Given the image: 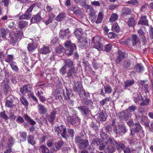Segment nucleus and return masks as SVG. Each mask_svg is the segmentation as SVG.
<instances>
[{
  "mask_svg": "<svg viewBox=\"0 0 153 153\" xmlns=\"http://www.w3.org/2000/svg\"><path fill=\"white\" fill-rule=\"evenodd\" d=\"M130 115L131 113L128 111L126 110L122 111L120 113L119 118L121 120H124L126 121L128 120Z\"/></svg>",
  "mask_w": 153,
  "mask_h": 153,
  "instance_id": "nucleus-9",
  "label": "nucleus"
},
{
  "mask_svg": "<svg viewBox=\"0 0 153 153\" xmlns=\"http://www.w3.org/2000/svg\"><path fill=\"white\" fill-rule=\"evenodd\" d=\"M102 129V131L100 133V137L104 139V140L108 141V143L114 144L116 143V141L113 138H111L109 136H107V134H105Z\"/></svg>",
  "mask_w": 153,
  "mask_h": 153,
  "instance_id": "nucleus-6",
  "label": "nucleus"
},
{
  "mask_svg": "<svg viewBox=\"0 0 153 153\" xmlns=\"http://www.w3.org/2000/svg\"><path fill=\"white\" fill-rule=\"evenodd\" d=\"M118 15L117 14L113 13L109 19V22H112L115 21L118 19Z\"/></svg>",
  "mask_w": 153,
  "mask_h": 153,
  "instance_id": "nucleus-36",
  "label": "nucleus"
},
{
  "mask_svg": "<svg viewBox=\"0 0 153 153\" xmlns=\"http://www.w3.org/2000/svg\"><path fill=\"white\" fill-rule=\"evenodd\" d=\"M36 48V46L34 42L29 43L27 45V48L29 51H31L33 50Z\"/></svg>",
  "mask_w": 153,
  "mask_h": 153,
  "instance_id": "nucleus-41",
  "label": "nucleus"
},
{
  "mask_svg": "<svg viewBox=\"0 0 153 153\" xmlns=\"http://www.w3.org/2000/svg\"><path fill=\"white\" fill-rule=\"evenodd\" d=\"M66 50L65 53L67 55L72 54L73 51L76 49V46L70 41H67L65 44Z\"/></svg>",
  "mask_w": 153,
  "mask_h": 153,
  "instance_id": "nucleus-1",
  "label": "nucleus"
},
{
  "mask_svg": "<svg viewBox=\"0 0 153 153\" xmlns=\"http://www.w3.org/2000/svg\"><path fill=\"white\" fill-rule=\"evenodd\" d=\"M69 31L68 29L61 30L59 33V37L62 39L68 38L69 34Z\"/></svg>",
  "mask_w": 153,
  "mask_h": 153,
  "instance_id": "nucleus-11",
  "label": "nucleus"
},
{
  "mask_svg": "<svg viewBox=\"0 0 153 153\" xmlns=\"http://www.w3.org/2000/svg\"><path fill=\"white\" fill-rule=\"evenodd\" d=\"M118 55L115 61L117 64H119L121 62L123 59L127 56V54L126 53L122 52L119 50H118Z\"/></svg>",
  "mask_w": 153,
  "mask_h": 153,
  "instance_id": "nucleus-8",
  "label": "nucleus"
},
{
  "mask_svg": "<svg viewBox=\"0 0 153 153\" xmlns=\"http://www.w3.org/2000/svg\"><path fill=\"white\" fill-rule=\"evenodd\" d=\"M38 111L41 114H45L47 112V109L43 105L38 104L37 106Z\"/></svg>",
  "mask_w": 153,
  "mask_h": 153,
  "instance_id": "nucleus-23",
  "label": "nucleus"
},
{
  "mask_svg": "<svg viewBox=\"0 0 153 153\" xmlns=\"http://www.w3.org/2000/svg\"><path fill=\"white\" fill-rule=\"evenodd\" d=\"M79 40V46L81 48H86L88 45V39L85 37H81Z\"/></svg>",
  "mask_w": 153,
  "mask_h": 153,
  "instance_id": "nucleus-7",
  "label": "nucleus"
},
{
  "mask_svg": "<svg viewBox=\"0 0 153 153\" xmlns=\"http://www.w3.org/2000/svg\"><path fill=\"white\" fill-rule=\"evenodd\" d=\"M137 33L143 39L144 41H146V38L144 36V33L143 30L141 29L137 31Z\"/></svg>",
  "mask_w": 153,
  "mask_h": 153,
  "instance_id": "nucleus-50",
  "label": "nucleus"
},
{
  "mask_svg": "<svg viewBox=\"0 0 153 153\" xmlns=\"http://www.w3.org/2000/svg\"><path fill=\"white\" fill-rule=\"evenodd\" d=\"M54 131L57 135H59L60 134L63 138H65L68 136L65 127L63 126L55 127Z\"/></svg>",
  "mask_w": 153,
  "mask_h": 153,
  "instance_id": "nucleus-3",
  "label": "nucleus"
},
{
  "mask_svg": "<svg viewBox=\"0 0 153 153\" xmlns=\"http://www.w3.org/2000/svg\"><path fill=\"white\" fill-rule=\"evenodd\" d=\"M39 151L43 153H49L48 149L45 145H42L39 147Z\"/></svg>",
  "mask_w": 153,
  "mask_h": 153,
  "instance_id": "nucleus-32",
  "label": "nucleus"
},
{
  "mask_svg": "<svg viewBox=\"0 0 153 153\" xmlns=\"http://www.w3.org/2000/svg\"><path fill=\"white\" fill-rule=\"evenodd\" d=\"M51 52L49 47L48 46H44L40 49L39 52L40 53L46 54Z\"/></svg>",
  "mask_w": 153,
  "mask_h": 153,
  "instance_id": "nucleus-19",
  "label": "nucleus"
},
{
  "mask_svg": "<svg viewBox=\"0 0 153 153\" xmlns=\"http://www.w3.org/2000/svg\"><path fill=\"white\" fill-rule=\"evenodd\" d=\"M10 65L13 70L15 71H17L18 68L17 66L16 65V63L14 62L10 63Z\"/></svg>",
  "mask_w": 153,
  "mask_h": 153,
  "instance_id": "nucleus-64",
  "label": "nucleus"
},
{
  "mask_svg": "<svg viewBox=\"0 0 153 153\" xmlns=\"http://www.w3.org/2000/svg\"><path fill=\"white\" fill-rule=\"evenodd\" d=\"M89 145V142L87 140H83L78 145L79 149H85Z\"/></svg>",
  "mask_w": 153,
  "mask_h": 153,
  "instance_id": "nucleus-20",
  "label": "nucleus"
},
{
  "mask_svg": "<svg viewBox=\"0 0 153 153\" xmlns=\"http://www.w3.org/2000/svg\"><path fill=\"white\" fill-rule=\"evenodd\" d=\"M65 66H68L69 67H72L73 65V62L69 59L64 61Z\"/></svg>",
  "mask_w": 153,
  "mask_h": 153,
  "instance_id": "nucleus-51",
  "label": "nucleus"
},
{
  "mask_svg": "<svg viewBox=\"0 0 153 153\" xmlns=\"http://www.w3.org/2000/svg\"><path fill=\"white\" fill-rule=\"evenodd\" d=\"M115 144H117L116 145V148L117 150L118 151H121L122 150H123L125 148V145L123 144L122 143H117L116 142V143H115L114 145H115Z\"/></svg>",
  "mask_w": 153,
  "mask_h": 153,
  "instance_id": "nucleus-43",
  "label": "nucleus"
},
{
  "mask_svg": "<svg viewBox=\"0 0 153 153\" xmlns=\"http://www.w3.org/2000/svg\"><path fill=\"white\" fill-rule=\"evenodd\" d=\"M118 128H119L120 130V133L121 132L125 133L127 131L126 127L123 123H121L120 124L118 125Z\"/></svg>",
  "mask_w": 153,
  "mask_h": 153,
  "instance_id": "nucleus-47",
  "label": "nucleus"
},
{
  "mask_svg": "<svg viewBox=\"0 0 153 153\" xmlns=\"http://www.w3.org/2000/svg\"><path fill=\"white\" fill-rule=\"evenodd\" d=\"M149 32L150 38L152 41H153V27L152 26H150L149 27Z\"/></svg>",
  "mask_w": 153,
  "mask_h": 153,
  "instance_id": "nucleus-63",
  "label": "nucleus"
},
{
  "mask_svg": "<svg viewBox=\"0 0 153 153\" xmlns=\"http://www.w3.org/2000/svg\"><path fill=\"white\" fill-rule=\"evenodd\" d=\"M63 91L61 88H57L55 91L54 95L57 100L62 99V95H63Z\"/></svg>",
  "mask_w": 153,
  "mask_h": 153,
  "instance_id": "nucleus-10",
  "label": "nucleus"
},
{
  "mask_svg": "<svg viewBox=\"0 0 153 153\" xmlns=\"http://www.w3.org/2000/svg\"><path fill=\"white\" fill-rule=\"evenodd\" d=\"M82 85L80 81H77L75 82L73 89V90L76 92H79L82 89Z\"/></svg>",
  "mask_w": 153,
  "mask_h": 153,
  "instance_id": "nucleus-13",
  "label": "nucleus"
},
{
  "mask_svg": "<svg viewBox=\"0 0 153 153\" xmlns=\"http://www.w3.org/2000/svg\"><path fill=\"white\" fill-rule=\"evenodd\" d=\"M20 101L25 106H27L28 105L27 100L24 97H22L20 98Z\"/></svg>",
  "mask_w": 153,
  "mask_h": 153,
  "instance_id": "nucleus-57",
  "label": "nucleus"
},
{
  "mask_svg": "<svg viewBox=\"0 0 153 153\" xmlns=\"http://www.w3.org/2000/svg\"><path fill=\"white\" fill-rule=\"evenodd\" d=\"M80 91V93H79V94L81 97H86L88 95V93L86 92L84 89H83L82 88Z\"/></svg>",
  "mask_w": 153,
  "mask_h": 153,
  "instance_id": "nucleus-59",
  "label": "nucleus"
},
{
  "mask_svg": "<svg viewBox=\"0 0 153 153\" xmlns=\"http://www.w3.org/2000/svg\"><path fill=\"white\" fill-rule=\"evenodd\" d=\"M126 4L137 6L139 5V0H130L126 2Z\"/></svg>",
  "mask_w": 153,
  "mask_h": 153,
  "instance_id": "nucleus-37",
  "label": "nucleus"
},
{
  "mask_svg": "<svg viewBox=\"0 0 153 153\" xmlns=\"http://www.w3.org/2000/svg\"><path fill=\"white\" fill-rule=\"evenodd\" d=\"M63 142L62 141L56 142L54 144V147L53 148V150L55 152L57 151L63 146Z\"/></svg>",
  "mask_w": 153,
  "mask_h": 153,
  "instance_id": "nucleus-17",
  "label": "nucleus"
},
{
  "mask_svg": "<svg viewBox=\"0 0 153 153\" xmlns=\"http://www.w3.org/2000/svg\"><path fill=\"white\" fill-rule=\"evenodd\" d=\"M134 79H128L125 82L124 84V86L126 88H127L133 85L134 83Z\"/></svg>",
  "mask_w": 153,
  "mask_h": 153,
  "instance_id": "nucleus-24",
  "label": "nucleus"
},
{
  "mask_svg": "<svg viewBox=\"0 0 153 153\" xmlns=\"http://www.w3.org/2000/svg\"><path fill=\"white\" fill-rule=\"evenodd\" d=\"M108 145V147L105 149V152L106 153H113L115 150V148L113 144Z\"/></svg>",
  "mask_w": 153,
  "mask_h": 153,
  "instance_id": "nucleus-22",
  "label": "nucleus"
},
{
  "mask_svg": "<svg viewBox=\"0 0 153 153\" xmlns=\"http://www.w3.org/2000/svg\"><path fill=\"white\" fill-rule=\"evenodd\" d=\"M136 71L138 72H140L141 71L143 70V66L140 64H137L135 66Z\"/></svg>",
  "mask_w": 153,
  "mask_h": 153,
  "instance_id": "nucleus-60",
  "label": "nucleus"
},
{
  "mask_svg": "<svg viewBox=\"0 0 153 153\" xmlns=\"http://www.w3.org/2000/svg\"><path fill=\"white\" fill-rule=\"evenodd\" d=\"M127 23L130 26H134L135 25L134 18L129 19L127 22Z\"/></svg>",
  "mask_w": 153,
  "mask_h": 153,
  "instance_id": "nucleus-52",
  "label": "nucleus"
},
{
  "mask_svg": "<svg viewBox=\"0 0 153 153\" xmlns=\"http://www.w3.org/2000/svg\"><path fill=\"white\" fill-rule=\"evenodd\" d=\"M141 101H143L140 104V105H147L149 104V99L148 98H146L145 97H142V96H140Z\"/></svg>",
  "mask_w": 153,
  "mask_h": 153,
  "instance_id": "nucleus-26",
  "label": "nucleus"
},
{
  "mask_svg": "<svg viewBox=\"0 0 153 153\" xmlns=\"http://www.w3.org/2000/svg\"><path fill=\"white\" fill-rule=\"evenodd\" d=\"M120 30L119 27L117 23L115 22L112 25V30L115 32H118L120 31Z\"/></svg>",
  "mask_w": 153,
  "mask_h": 153,
  "instance_id": "nucleus-39",
  "label": "nucleus"
},
{
  "mask_svg": "<svg viewBox=\"0 0 153 153\" xmlns=\"http://www.w3.org/2000/svg\"><path fill=\"white\" fill-rule=\"evenodd\" d=\"M23 35V33L21 30L17 32L16 33H11L9 38L10 42L13 44L17 42L18 39H20Z\"/></svg>",
  "mask_w": 153,
  "mask_h": 153,
  "instance_id": "nucleus-2",
  "label": "nucleus"
},
{
  "mask_svg": "<svg viewBox=\"0 0 153 153\" xmlns=\"http://www.w3.org/2000/svg\"><path fill=\"white\" fill-rule=\"evenodd\" d=\"M63 95H64L66 100L70 99V97L71 95L70 92L67 89H66L65 92H64Z\"/></svg>",
  "mask_w": 153,
  "mask_h": 153,
  "instance_id": "nucleus-61",
  "label": "nucleus"
},
{
  "mask_svg": "<svg viewBox=\"0 0 153 153\" xmlns=\"http://www.w3.org/2000/svg\"><path fill=\"white\" fill-rule=\"evenodd\" d=\"M8 30L7 28H1V38L4 39L6 38V36L8 33Z\"/></svg>",
  "mask_w": 153,
  "mask_h": 153,
  "instance_id": "nucleus-38",
  "label": "nucleus"
},
{
  "mask_svg": "<svg viewBox=\"0 0 153 153\" xmlns=\"http://www.w3.org/2000/svg\"><path fill=\"white\" fill-rule=\"evenodd\" d=\"M66 15L65 12H62L59 14L55 18V20L58 22L62 21L65 17Z\"/></svg>",
  "mask_w": 153,
  "mask_h": 153,
  "instance_id": "nucleus-28",
  "label": "nucleus"
},
{
  "mask_svg": "<svg viewBox=\"0 0 153 153\" xmlns=\"http://www.w3.org/2000/svg\"><path fill=\"white\" fill-rule=\"evenodd\" d=\"M131 39V43L133 46L135 45L139 41V39L136 34L132 35Z\"/></svg>",
  "mask_w": 153,
  "mask_h": 153,
  "instance_id": "nucleus-30",
  "label": "nucleus"
},
{
  "mask_svg": "<svg viewBox=\"0 0 153 153\" xmlns=\"http://www.w3.org/2000/svg\"><path fill=\"white\" fill-rule=\"evenodd\" d=\"M18 27L22 29L28 25V22L25 21H19L18 23Z\"/></svg>",
  "mask_w": 153,
  "mask_h": 153,
  "instance_id": "nucleus-29",
  "label": "nucleus"
},
{
  "mask_svg": "<svg viewBox=\"0 0 153 153\" xmlns=\"http://www.w3.org/2000/svg\"><path fill=\"white\" fill-rule=\"evenodd\" d=\"M135 151V149L133 148L127 147H125L123 150L124 153H132Z\"/></svg>",
  "mask_w": 153,
  "mask_h": 153,
  "instance_id": "nucleus-45",
  "label": "nucleus"
},
{
  "mask_svg": "<svg viewBox=\"0 0 153 153\" xmlns=\"http://www.w3.org/2000/svg\"><path fill=\"white\" fill-rule=\"evenodd\" d=\"M107 117V115L103 112L100 113L97 116V119L99 121H105Z\"/></svg>",
  "mask_w": 153,
  "mask_h": 153,
  "instance_id": "nucleus-18",
  "label": "nucleus"
},
{
  "mask_svg": "<svg viewBox=\"0 0 153 153\" xmlns=\"http://www.w3.org/2000/svg\"><path fill=\"white\" fill-rule=\"evenodd\" d=\"M108 142L106 140H103V141H101V143L100 144L99 149L100 150H104Z\"/></svg>",
  "mask_w": 153,
  "mask_h": 153,
  "instance_id": "nucleus-42",
  "label": "nucleus"
},
{
  "mask_svg": "<svg viewBox=\"0 0 153 153\" xmlns=\"http://www.w3.org/2000/svg\"><path fill=\"white\" fill-rule=\"evenodd\" d=\"M104 90L105 92H104L103 89H101V94L103 96H105V93H111L112 91V88L109 85H107L104 86Z\"/></svg>",
  "mask_w": 153,
  "mask_h": 153,
  "instance_id": "nucleus-14",
  "label": "nucleus"
},
{
  "mask_svg": "<svg viewBox=\"0 0 153 153\" xmlns=\"http://www.w3.org/2000/svg\"><path fill=\"white\" fill-rule=\"evenodd\" d=\"M131 63L128 60H126L124 62L123 64L124 67L125 68H128L130 67Z\"/></svg>",
  "mask_w": 153,
  "mask_h": 153,
  "instance_id": "nucleus-62",
  "label": "nucleus"
},
{
  "mask_svg": "<svg viewBox=\"0 0 153 153\" xmlns=\"http://www.w3.org/2000/svg\"><path fill=\"white\" fill-rule=\"evenodd\" d=\"M31 88L29 85H25L20 88V92L23 94H25L30 91Z\"/></svg>",
  "mask_w": 153,
  "mask_h": 153,
  "instance_id": "nucleus-27",
  "label": "nucleus"
},
{
  "mask_svg": "<svg viewBox=\"0 0 153 153\" xmlns=\"http://www.w3.org/2000/svg\"><path fill=\"white\" fill-rule=\"evenodd\" d=\"M134 100L135 103H138L140 101H141L140 96H141L140 94L139 95L137 93H135L133 94Z\"/></svg>",
  "mask_w": 153,
  "mask_h": 153,
  "instance_id": "nucleus-44",
  "label": "nucleus"
},
{
  "mask_svg": "<svg viewBox=\"0 0 153 153\" xmlns=\"http://www.w3.org/2000/svg\"><path fill=\"white\" fill-rule=\"evenodd\" d=\"M13 56L12 55H8L7 56V58L5 59V61L10 64L12 62H14L13 61Z\"/></svg>",
  "mask_w": 153,
  "mask_h": 153,
  "instance_id": "nucleus-48",
  "label": "nucleus"
},
{
  "mask_svg": "<svg viewBox=\"0 0 153 153\" xmlns=\"http://www.w3.org/2000/svg\"><path fill=\"white\" fill-rule=\"evenodd\" d=\"M80 91V93H79V94L81 97H86L88 95V93L86 92L84 89H83L82 88Z\"/></svg>",
  "mask_w": 153,
  "mask_h": 153,
  "instance_id": "nucleus-58",
  "label": "nucleus"
},
{
  "mask_svg": "<svg viewBox=\"0 0 153 153\" xmlns=\"http://www.w3.org/2000/svg\"><path fill=\"white\" fill-rule=\"evenodd\" d=\"M56 114V112L55 111H53L51 112L50 114L47 117V119L50 123L52 122L55 120V115Z\"/></svg>",
  "mask_w": 153,
  "mask_h": 153,
  "instance_id": "nucleus-21",
  "label": "nucleus"
},
{
  "mask_svg": "<svg viewBox=\"0 0 153 153\" xmlns=\"http://www.w3.org/2000/svg\"><path fill=\"white\" fill-rule=\"evenodd\" d=\"M5 105L6 107L9 108H12L15 106L13 103V100L12 99H11L10 100H6Z\"/></svg>",
  "mask_w": 153,
  "mask_h": 153,
  "instance_id": "nucleus-35",
  "label": "nucleus"
},
{
  "mask_svg": "<svg viewBox=\"0 0 153 153\" xmlns=\"http://www.w3.org/2000/svg\"><path fill=\"white\" fill-rule=\"evenodd\" d=\"M27 141L29 143L32 145H34L35 143L33 137L30 135H29L27 137Z\"/></svg>",
  "mask_w": 153,
  "mask_h": 153,
  "instance_id": "nucleus-55",
  "label": "nucleus"
},
{
  "mask_svg": "<svg viewBox=\"0 0 153 153\" xmlns=\"http://www.w3.org/2000/svg\"><path fill=\"white\" fill-rule=\"evenodd\" d=\"M74 116L73 115L72 117L70 116L68 117L67 121L68 123L71 124H73L75 123V120H74Z\"/></svg>",
  "mask_w": 153,
  "mask_h": 153,
  "instance_id": "nucleus-49",
  "label": "nucleus"
},
{
  "mask_svg": "<svg viewBox=\"0 0 153 153\" xmlns=\"http://www.w3.org/2000/svg\"><path fill=\"white\" fill-rule=\"evenodd\" d=\"M122 15L126 16L130 14L131 12V10L129 8L124 7L122 9Z\"/></svg>",
  "mask_w": 153,
  "mask_h": 153,
  "instance_id": "nucleus-33",
  "label": "nucleus"
},
{
  "mask_svg": "<svg viewBox=\"0 0 153 153\" xmlns=\"http://www.w3.org/2000/svg\"><path fill=\"white\" fill-rule=\"evenodd\" d=\"M8 117L9 119L10 118L12 120H15L16 117V116L14 114V112L12 110H9V112L8 113Z\"/></svg>",
  "mask_w": 153,
  "mask_h": 153,
  "instance_id": "nucleus-54",
  "label": "nucleus"
},
{
  "mask_svg": "<svg viewBox=\"0 0 153 153\" xmlns=\"http://www.w3.org/2000/svg\"><path fill=\"white\" fill-rule=\"evenodd\" d=\"M100 37L98 36L94 37L91 39L92 43L94 47L99 51L102 50L103 48L102 45L100 42Z\"/></svg>",
  "mask_w": 153,
  "mask_h": 153,
  "instance_id": "nucleus-4",
  "label": "nucleus"
},
{
  "mask_svg": "<svg viewBox=\"0 0 153 153\" xmlns=\"http://www.w3.org/2000/svg\"><path fill=\"white\" fill-rule=\"evenodd\" d=\"M74 34L78 39H79L82 35V29L81 28L76 29L74 32Z\"/></svg>",
  "mask_w": 153,
  "mask_h": 153,
  "instance_id": "nucleus-25",
  "label": "nucleus"
},
{
  "mask_svg": "<svg viewBox=\"0 0 153 153\" xmlns=\"http://www.w3.org/2000/svg\"><path fill=\"white\" fill-rule=\"evenodd\" d=\"M65 50V49L63 48L62 46L61 45H59L58 47L55 48V52L57 53H62Z\"/></svg>",
  "mask_w": 153,
  "mask_h": 153,
  "instance_id": "nucleus-40",
  "label": "nucleus"
},
{
  "mask_svg": "<svg viewBox=\"0 0 153 153\" xmlns=\"http://www.w3.org/2000/svg\"><path fill=\"white\" fill-rule=\"evenodd\" d=\"M138 24L148 26V22L146 16H142L140 20L138 21Z\"/></svg>",
  "mask_w": 153,
  "mask_h": 153,
  "instance_id": "nucleus-16",
  "label": "nucleus"
},
{
  "mask_svg": "<svg viewBox=\"0 0 153 153\" xmlns=\"http://www.w3.org/2000/svg\"><path fill=\"white\" fill-rule=\"evenodd\" d=\"M103 13L102 12H100L99 13L97 19L96 23L97 24L100 23L102 21L103 18Z\"/></svg>",
  "mask_w": 153,
  "mask_h": 153,
  "instance_id": "nucleus-46",
  "label": "nucleus"
},
{
  "mask_svg": "<svg viewBox=\"0 0 153 153\" xmlns=\"http://www.w3.org/2000/svg\"><path fill=\"white\" fill-rule=\"evenodd\" d=\"M42 19V18L40 16V13H39L32 18L31 21L33 23H35L40 22Z\"/></svg>",
  "mask_w": 153,
  "mask_h": 153,
  "instance_id": "nucleus-15",
  "label": "nucleus"
},
{
  "mask_svg": "<svg viewBox=\"0 0 153 153\" xmlns=\"http://www.w3.org/2000/svg\"><path fill=\"white\" fill-rule=\"evenodd\" d=\"M134 128H132L130 129V135L134 137L135 135V133H139L141 131H143L142 127L139 122H137L134 124Z\"/></svg>",
  "mask_w": 153,
  "mask_h": 153,
  "instance_id": "nucleus-5",
  "label": "nucleus"
},
{
  "mask_svg": "<svg viewBox=\"0 0 153 153\" xmlns=\"http://www.w3.org/2000/svg\"><path fill=\"white\" fill-rule=\"evenodd\" d=\"M78 109L82 113L85 115L88 114L89 112V110L84 106L78 107Z\"/></svg>",
  "mask_w": 153,
  "mask_h": 153,
  "instance_id": "nucleus-34",
  "label": "nucleus"
},
{
  "mask_svg": "<svg viewBox=\"0 0 153 153\" xmlns=\"http://www.w3.org/2000/svg\"><path fill=\"white\" fill-rule=\"evenodd\" d=\"M32 16V15L30 13L26 12L25 13L19 17L20 19L28 20L30 19Z\"/></svg>",
  "mask_w": 153,
  "mask_h": 153,
  "instance_id": "nucleus-31",
  "label": "nucleus"
},
{
  "mask_svg": "<svg viewBox=\"0 0 153 153\" xmlns=\"http://www.w3.org/2000/svg\"><path fill=\"white\" fill-rule=\"evenodd\" d=\"M0 117L6 120H7L9 119V117L6 114L5 111H4L0 112Z\"/></svg>",
  "mask_w": 153,
  "mask_h": 153,
  "instance_id": "nucleus-56",
  "label": "nucleus"
},
{
  "mask_svg": "<svg viewBox=\"0 0 153 153\" xmlns=\"http://www.w3.org/2000/svg\"><path fill=\"white\" fill-rule=\"evenodd\" d=\"M76 71L74 68L73 67L69 69L67 73V77L70 79H72L75 76Z\"/></svg>",
  "mask_w": 153,
  "mask_h": 153,
  "instance_id": "nucleus-12",
  "label": "nucleus"
},
{
  "mask_svg": "<svg viewBox=\"0 0 153 153\" xmlns=\"http://www.w3.org/2000/svg\"><path fill=\"white\" fill-rule=\"evenodd\" d=\"M101 140L97 138H95L92 140L91 144L94 145H99L101 143Z\"/></svg>",
  "mask_w": 153,
  "mask_h": 153,
  "instance_id": "nucleus-53",
  "label": "nucleus"
}]
</instances>
